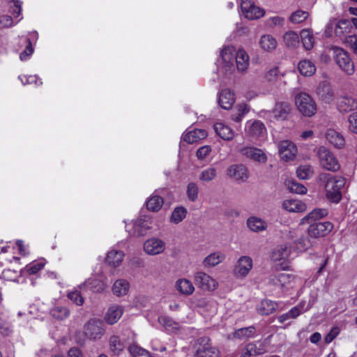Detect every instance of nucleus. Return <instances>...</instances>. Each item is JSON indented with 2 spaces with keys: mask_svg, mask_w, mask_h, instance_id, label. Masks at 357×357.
Segmentation results:
<instances>
[{
  "mask_svg": "<svg viewBox=\"0 0 357 357\" xmlns=\"http://www.w3.org/2000/svg\"><path fill=\"white\" fill-rule=\"evenodd\" d=\"M345 42L353 50L354 52L357 54V36L350 35L347 36Z\"/></svg>",
  "mask_w": 357,
  "mask_h": 357,
  "instance_id": "nucleus-59",
  "label": "nucleus"
},
{
  "mask_svg": "<svg viewBox=\"0 0 357 357\" xmlns=\"http://www.w3.org/2000/svg\"><path fill=\"white\" fill-rule=\"evenodd\" d=\"M2 276L7 280L15 281L17 278V273L15 271L5 269L2 272Z\"/></svg>",
  "mask_w": 357,
  "mask_h": 357,
  "instance_id": "nucleus-61",
  "label": "nucleus"
},
{
  "mask_svg": "<svg viewBox=\"0 0 357 357\" xmlns=\"http://www.w3.org/2000/svg\"><path fill=\"white\" fill-rule=\"evenodd\" d=\"M219 105L225 109H229L235 102L234 93L228 89L221 91L219 96Z\"/></svg>",
  "mask_w": 357,
  "mask_h": 357,
  "instance_id": "nucleus-21",
  "label": "nucleus"
},
{
  "mask_svg": "<svg viewBox=\"0 0 357 357\" xmlns=\"http://www.w3.org/2000/svg\"><path fill=\"white\" fill-rule=\"evenodd\" d=\"M288 188L291 192L297 194L303 195L307 192V188L303 185L296 181H290L288 184Z\"/></svg>",
  "mask_w": 357,
  "mask_h": 357,
  "instance_id": "nucleus-53",
  "label": "nucleus"
},
{
  "mask_svg": "<svg viewBox=\"0 0 357 357\" xmlns=\"http://www.w3.org/2000/svg\"><path fill=\"white\" fill-rule=\"evenodd\" d=\"M195 282L204 290H214L216 289L217 282L204 272H197L195 275Z\"/></svg>",
  "mask_w": 357,
  "mask_h": 357,
  "instance_id": "nucleus-14",
  "label": "nucleus"
},
{
  "mask_svg": "<svg viewBox=\"0 0 357 357\" xmlns=\"http://www.w3.org/2000/svg\"><path fill=\"white\" fill-rule=\"evenodd\" d=\"M158 321L169 331L174 332L179 328L178 324L175 322L171 317L160 316L158 317Z\"/></svg>",
  "mask_w": 357,
  "mask_h": 357,
  "instance_id": "nucleus-44",
  "label": "nucleus"
},
{
  "mask_svg": "<svg viewBox=\"0 0 357 357\" xmlns=\"http://www.w3.org/2000/svg\"><path fill=\"white\" fill-rule=\"evenodd\" d=\"M311 237L307 236H302L296 241L297 248L301 250H305L312 246Z\"/></svg>",
  "mask_w": 357,
  "mask_h": 357,
  "instance_id": "nucleus-50",
  "label": "nucleus"
},
{
  "mask_svg": "<svg viewBox=\"0 0 357 357\" xmlns=\"http://www.w3.org/2000/svg\"><path fill=\"white\" fill-rule=\"evenodd\" d=\"M291 112L290 105L287 102H277L272 112L268 113L271 121H284Z\"/></svg>",
  "mask_w": 357,
  "mask_h": 357,
  "instance_id": "nucleus-11",
  "label": "nucleus"
},
{
  "mask_svg": "<svg viewBox=\"0 0 357 357\" xmlns=\"http://www.w3.org/2000/svg\"><path fill=\"white\" fill-rule=\"evenodd\" d=\"M301 308L302 306L298 305L292 307L289 312L287 313L282 314L278 317V320L280 323L282 324L285 321L291 319H296L301 314Z\"/></svg>",
  "mask_w": 357,
  "mask_h": 357,
  "instance_id": "nucleus-38",
  "label": "nucleus"
},
{
  "mask_svg": "<svg viewBox=\"0 0 357 357\" xmlns=\"http://www.w3.org/2000/svg\"><path fill=\"white\" fill-rule=\"evenodd\" d=\"M227 176L230 178L241 182H245L249 178L248 168L242 165H232L227 168Z\"/></svg>",
  "mask_w": 357,
  "mask_h": 357,
  "instance_id": "nucleus-12",
  "label": "nucleus"
},
{
  "mask_svg": "<svg viewBox=\"0 0 357 357\" xmlns=\"http://www.w3.org/2000/svg\"><path fill=\"white\" fill-rule=\"evenodd\" d=\"M326 137L327 140L336 148H342L345 144L344 137L333 129L327 130Z\"/></svg>",
  "mask_w": 357,
  "mask_h": 357,
  "instance_id": "nucleus-25",
  "label": "nucleus"
},
{
  "mask_svg": "<svg viewBox=\"0 0 357 357\" xmlns=\"http://www.w3.org/2000/svg\"><path fill=\"white\" fill-rule=\"evenodd\" d=\"M150 223L144 218H137L132 222V229L130 233L135 236H144L147 231L151 228Z\"/></svg>",
  "mask_w": 357,
  "mask_h": 357,
  "instance_id": "nucleus-19",
  "label": "nucleus"
},
{
  "mask_svg": "<svg viewBox=\"0 0 357 357\" xmlns=\"http://www.w3.org/2000/svg\"><path fill=\"white\" fill-rule=\"evenodd\" d=\"M207 132L203 129H195L187 132L183 136V140L189 144H193L204 139Z\"/></svg>",
  "mask_w": 357,
  "mask_h": 357,
  "instance_id": "nucleus-26",
  "label": "nucleus"
},
{
  "mask_svg": "<svg viewBox=\"0 0 357 357\" xmlns=\"http://www.w3.org/2000/svg\"><path fill=\"white\" fill-rule=\"evenodd\" d=\"M319 164L321 167L331 172H337L340 165L334 154L324 146H321L317 152Z\"/></svg>",
  "mask_w": 357,
  "mask_h": 357,
  "instance_id": "nucleus-5",
  "label": "nucleus"
},
{
  "mask_svg": "<svg viewBox=\"0 0 357 357\" xmlns=\"http://www.w3.org/2000/svg\"><path fill=\"white\" fill-rule=\"evenodd\" d=\"M216 176V169L213 167H209L202 172L199 179L203 181L209 182Z\"/></svg>",
  "mask_w": 357,
  "mask_h": 357,
  "instance_id": "nucleus-51",
  "label": "nucleus"
},
{
  "mask_svg": "<svg viewBox=\"0 0 357 357\" xmlns=\"http://www.w3.org/2000/svg\"><path fill=\"white\" fill-rule=\"evenodd\" d=\"M165 249V243L157 238H151L145 241L144 250L149 255H156L162 253Z\"/></svg>",
  "mask_w": 357,
  "mask_h": 357,
  "instance_id": "nucleus-16",
  "label": "nucleus"
},
{
  "mask_svg": "<svg viewBox=\"0 0 357 357\" xmlns=\"http://www.w3.org/2000/svg\"><path fill=\"white\" fill-rule=\"evenodd\" d=\"M198 347L195 357H219L220 351L213 347L208 337H202L197 340Z\"/></svg>",
  "mask_w": 357,
  "mask_h": 357,
  "instance_id": "nucleus-6",
  "label": "nucleus"
},
{
  "mask_svg": "<svg viewBox=\"0 0 357 357\" xmlns=\"http://www.w3.org/2000/svg\"><path fill=\"white\" fill-rule=\"evenodd\" d=\"M44 266L45 262L43 261H33L26 265L24 271L29 275H34L43 269Z\"/></svg>",
  "mask_w": 357,
  "mask_h": 357,
  "instance_id": "nucleus-49",
  "label": "nucleus"
},
{
  "mask_svg": "<svg viewBox=\"0 0 357 357\" xmlns=\"http://www.w3.org/2000/svg\"><path fill=\"white\" fill-rule=\"evenodd\" d=\"M319 179L325 183L324 188L327 199L335 204L339 203L342 197V189L346 182L344 178L323 173L320 174Z\"/></svg>",
  "mask_w": 357,
  "mask_h": 357,
  "instance_id": "nucleus-2",
  "label": "nucleus"
},
{
  "mask_svg": "<svg viewBox=\"0 0 357 357\" xmlns=\"http://www.w3.org/2000/svg\"><path fill=\"white\" fill-rule=\"evenodd\" d=\"M296 105L298 111L305 116H312L317 112L315 101L306 93H299L296 97Z\"/></svg>",
  "mask_w": 357,
  "mask_h": 357,
  "instance_id": "nucleus-4",
  "label": "nucleus"
},
{
  "mask_svg": "<svg viewBox=\"0 0 357 357\" xmlns=\"http://www.w3.org/2000/svg\"><path fill=\"white\" fill-rule=\"evenodd\" d=\"M252 268V259L248 256L241 257L233 270L234 275L238 278L247 276Z\"/></svg>",
  "mask_w": 357,
  "mask_h": 357,
  "instance_id": "nucleus-10",
  "label": "nucleus"
},
{
  "mask_svg": "<svg viewBox=\"0 0 357 357\" xmlns=\"http://www.w3.org/2000/svg\"><path fill=\"white\" fill-rule=\"evenodd\" d=\"M259 44L264 50L271 52L276 48L278 43L271 35H264L260 39Z\"/></svg>",
  "mask_w": 357,
  "mask_h": 357,
  "instance_id": "nucleus-34",
  "label": "nucleus"
},
{
  "mask_svg": "<svg viewBox=\"0 0 357 357\" xmlns=\"http://www.w3.org/2000/svg\"><path fill=\"white\" fill-rule=\"evenodd\" d=\"M283 38L285 45L288 47L295 48L300 43V38L298 35L295 31H293L287 32L284 35Z\"/></svg>",
  "mask_w": 357,
  "mask_h": 357,
  "instance_id": "nucleus-41",
  "label": "nucleus"
},
{
  "mask_svg": "<svg viewBox=\"0 0 357 357\" xmlns=\"http://www.w3.org/2000/svg\"><path fill=\"white\" fill-rule=\"evenodd\" d=\"M339 329L338 328L334 327L331 331L326 335L324 338L325 342L328 344L331 343L338 335Z\"/></svg>",
  "mask_w": 357,
  "mask_h": 357,
  "instance_id": "nucleus-63",
  "label": "nucleus"
},
{
  "mask_svg": "<svg viewBox=\"0 0 357 357\" xmlns=\"http://www.w3.org/2000/svg\"><path fill=\"white\" fill-rule=\"evenodd\" d=\"M317 94L319 100L327 105L331 104L336 98L335 89L327 82H321L319 84Z\"/></svg>",
  "mask_w": 357,
  "mask_h": 357,
  "instance_id": "nucleus-8",
  "label": "nucleus"
},
{
  "mask_svg": "<svg viewBox=\"0 0 357 357\" xmlns=\"http://www.w3.org/2000/svg\"><path fill=\"white\" fill-rule=\"evenodd\" d=\"M51 315L59 320H63L70 315L69 310L63 306H56L50 311Z\"/></svg>",
  "mask_w": 357,
  "mask_h": 357,
  "instance_id": "nucleus-45",
  "label": "nucleus"
},
{
  "mask_svg": "<svg viewBox=\"0 0 357 357\" xmlns=\"http://www.w3.org/2000/svg\"><path fill=\"white\" fill-rule=\"evenodd\" d=\"M328 215L326 208H315L301 220V224H310L308 229V236L312 238L324 236L331 232L333 225L330 222H316Z\"/></svg>",
  "mask_w": 357,
  "mask_h": 357,
  "instance_id": "nucleus-1",
  "label": "nucleus"
},
{
  "mask_svg": "<svg viewBox=\"0 0 357 357\" xmlns=\"http://www.w3.org/2000/svg\"><path fill=\"white\" fill-rule=\"evenodd\" d=\"M105 333L104 324L100 319H90L84 326V334L89 340H100Z\"/></svg>",
  "mask_w": 357,
  "mask_h": 357,
  "instance_id": "nucleus-7",
  "label": "nucleus"
},
{
  "mask_svg": "<svg viewBox=\"0 0 357 357\" xmlns=\"http://www.w3.org/2000/svg\"><path fill=\"white\" fill-rule=\"evenodd\" d=\"M68 297L71 301L77 305H82L84 303V298L78 291H74L68 293Z\"/></svg>",
  "mask_w": 357,
  "mask_h": 357,
  "instance_id": "nucleus-56",
  "label": "nucleus"
},
{
  "mask_svg": "<svg viewBox=\"0 0 357 357\" xmlns=\"http://www.w3.org/2000/svg\"><path fill=\"white\" fill-rule=\"evenodd\" d=\"M300 37L303 43V47L310 50L314 45V38L312 32L310 29H303L300 33Z\"/></svg>",
  "mask_w": 357,
  "mask_h": 357,
  "instance_id": "nucleus-32",
  "label": "nucleus"
},
{
  "mask_svg": "<svg viewBox=\"0 0 357 357\" xmlns=\"http://www.w3.org/2000/svg\"><path fill=\"white\" fill-rule=\"evenodd\" d=\"M86 283L88 285H91V288H96L98 286V287L95 289L96 291H100L104 289L103 284L98 280H89Z\"/></svg>",
  "mask_w": 357,
  "mask_h": 357,
  "instance_id": "nucleus-64",
  "label": "nucleus"
},
{
  "mask_svg": "<svg viewBox=\"0 0 357 357\" xmlns=\"http://www.w3.org/2000/svg\"><path fill=\"white\" fill-rule=\"evenodd\" d=\"M248 132L255 137L263 136L266 132V128L260 121H255L250 126Z\"/></svg>",
  "mask_w": 357,
  "mask_h": 357,
  "instance_id": "nucleus-42",
  "label": "nucleus"
},
{
  "mask_svg": "<svg viewBox=\"0 0 357 357\" xmlns=\"http://www.w3.org/2000/svg\"><path fill=\"white\" fill-rule=\"evenodd\" d=\"M298 69L304 76H311L316 71L314 64L310 60H303L298 63Z\"/></svg>",
  "mask_w": 357,
  "mask_h": 357,
  "instance_id": "nucleus-33",
  "label": "nucleus"
},
{
  "mask_svg": "<svg viewBox=\"0 0 357 357\" xmlns=\"http://www.w3.org/2000/svg\"><path fill=\"white\" fill-rule=\"evenodd\" d=\"M186 194L191 202H195L198 199L199 188L196 183L190 182L188 184Z\"/></svg>",
  "mask_w": 357,
  "mask_h": 357,
  "instance_id": "nucleus-48",
  "label": "nucleus"
},
{
  "mask_svg": "<svg viewBox=\"0 0 357 357\" xmlns=\"http://www.w3.org/2000/svg\"><path fill=\"white\" fill-rule=\"evenodd\" d=\"M266 349L261 344L258 347L255 343L248 344L243 350L242 357H252L263 354Z\"/></svg>",
  "mask_w": 357,
  "mask_h": 357,
  "instance_id": "nucleus-27",
  "label": "nucleus"
},
{
  "mask_svg": "<svg viewBox=\"0 0 357 357\" xmlns=\"http://www.w3.org/2000/svg\"><path fill=\"white\" fill-rule=\"evenodd\" d=\"M282 206L284 208L290 212H301L306 208L304 203L296 199L285 200L283 202Z\"/></svg>",
  "mask_w": 357,
  "mask_h": 357,
  "instance_id": "nucleus-30",
  "label": "nucleus"
},
{
  "mask_svg": "<svg viewBox=\"0 0 357 357\" xmlns=\"http://www.w3.org/2000/svg\"><path fill=\"white\" fill-rule=\"evenodd\" d=\"M236 67L238 71L244 72L249 65V56L243 50H238L235 54Z\"/></svg>",
  "mask_w": 357,
  "mask_h": 357,
  "instance_id": "nucleus-29",
  "label": "nucleus"
},
{
  "mask_svg": "<svg viewBox=\"0 0 357 357\" xmlns=\"http://www.w3.org/2000/svg\"><path fill=\"white\" fill-rule=\"evenodd\" d=\"M26 43L27 44L26 49L20 55V58L22 61L26 60L28 57L30 55H31L33 52V49L30 39L26 38Z\"/></svg>",
  "mask_w": 357,
  "mask_h": 357,
  "instance_id": "nucleus-57",
  "label": "nucleus"
},
{
  "mask_svg": "<svg viewBox=\"0 0 357 357\" xmlns=\"http://www.w3.org/2000/svg\"><path fill=\"white\" fill-rule=\"evenodd\" d=\"M298 177L305 180L311 178L314 174L313 168L309 165H303L299 166L296 169Z\"/></svg>",
  "mask_w": 357,
  "mask_h": 357,
  "instance_id": "nucleus-46",
  "label": "nucleus"
},
{
  "mask_svg": "<svg viewBox=\"0 0 357 357\" xmlns=\"http://www.w3.org/2000/svg\"><path fill=\"white\" fill-rule=\"evenodd\" d=\"M187 209L183 206L176 207L172 213L170 220L174 224H178L186 216Z\"/></svg>",
  "mask_w": 357,
  "mask_h": 357,
  "instance_id": "nucleus-43",
  "label": "nucleus"
},
{
  "mask_svg": "<svg viewBox=\"0 0 357 357\" xmlns=\"http://www.w3.org/2000/svg\"><path fill=\"white\" fill-rule=\"evenodd\" d=\"M108 344L109 351L114 355H119L126 347V341L116 334L109 337Z\"/></svg>",
  "mask_w": 357,
  "mask_h": 357,
  "instance_id": "nucleus-18",
  "label": "nucleus"
},
{
  "mask_svg": "<svg viewBox=\"0 0 357 357\" xmlns=\"http://www.w3.org/2000/svg\"><path fill=\"white\" fill-rule=\"evenodd\" d=\"M247 225L248 228L254 232H260L265 231L267 227V223L262 219L252 216L248 219Z\"/></svg>",
  "mask_w": 357,
  "mask_h": 357,
  "instance_id": "nucleus-28",
  "label": "nucleus"
},
{
  "mask_svg": "<svg viewBox=\"0 0 357 357\" xmlns=\"http://www.w3.org/2000/svg\"><path fill=\"white\" fill-rule=\"evenodd\" d=\"M309 13L302 10H298L293 13L289 17V20L292 23L299 24L307 19Z\"/></svg>",
  "mask_w": 357,
  "mask_h": 357,
  "instance_id": "nucleus-47",
  "label": "nucleus"
},
{
  "mask_svg": "<svg viewBox=\"0 0 357 357\" xmlns=\"http://www.w3.org/2000/svg\"><path fill=\"white\" fill-rule=\"evenodd\" d=\"M128 351L132 357H141L144 354H146V353L149 352L144 349L135 344L129 346Z\"/></svg>",
  "mask_w": 357,
  "mask_h": 357,
  "instance_id": "nucleus-55",
  "label": "nucleus"
},
{
  "mask_svg": "<svg viewBox=\"0 0 357 357\" xmlns=\"http://www.w3.org/2000/svg\"><path fill=\"white\" fill-rule=\"evenodd\" d=\"M348 24V21L346 20H340L338 22H334L331 23V26L334 27V31L337 36H341L344 33V29H346Z\"/></svg>",
  "mask_w": 357,
  "mask_h": 357,
  "instance_id": "nucleus-52",
  "label": "nucleus"
},
{
  "mask_svg": "<svg viewBox=\"0 0 357 357\" xmlns=\"http://www.w3.org/2000/svg\"><path fill=\"white\" fill-rule=\"evenodd\" d=\"M176 289L183 295H190L195 291L192 283L187 279H180L176 284Z\"/></svg>",
  "mask_w": 357,
  "mask_h": 357,
  "instance_id": "nucleus-31",
  "label": "nucleus"
},
{
  "mask_svg": "<svg viewBox=\"0 0 357 357\" xmlns=\"http://www.w3.org/2000/svg\"><path fill=\"white\" fill-rule=\"evenodd\" d=\"M163 203L164 202L162 197L153 195L146 202V207L149 211L156 212L161 208Z\"/></svg>",
  "mask_w": 357,
  "mask_h": 357,
  "instance_id": "nucleus-40",
  "label": "nucleus"
},
{
  "mask_svg": "<svg viewBox=\"0 0 357 357\" xmlns=\"http://www.w3.org/2000/svg\"><path fill=\"white\" fill-rule=\"evenodd\" d=\"M234 56L232 48L229 47H225L221 52L222 59L227 63H231L234 59Z\"/></svg>",
  "mask_w": 357,
  "mask_h": 357,
  "instance_id": "nucleus-54",
  "label": "nucleus"
},
{
  "mask_svg": "<svg viewBox=\"0 0 357 357\" xmlns=\"http://www.w3.org/2000/svg\"><path fill=\"white\" fill-rule=\"evenodd\" d=\"M226 258V255L220 251L211 253L204 259L202 264L204 267L211 268L222 263Z\"/></svg>",
  "mask_w": 357,
  "mask_h": 357,
  "instance_id": "nucleus-22",
  "label": "nucleus"
},
{
  "mask_svg": "<svg viewBox=\"0 0 357 357\" xmlns=\"http://www.w3.org/2000/svg\"><path fill=\"white\" fill-rule=\"evenodd\" d=\"M214 130L217 135L224 140L230 141L234 137V132L231 128L223 123H216L214 125Z\"/></svg>",
  "mask_w": 357,
  "mask_h": 357,
  "instance_id": "nucleus-23",
  "label": "nucleus"
},
{
  "mask_svg": "<svg viewBox=\"0 0 357 357\" xmlns=\"http://www.w3.org/2000/svg\"><path fill=\"white\" fill-rule=\"evenodd\" d=\"M248 112V109L245 105L241 106L239 112L236 114L231 115V119L236 122H240L242 120L243 115Z\"/></svg>",
  "mask_w": 357,
  "mask_h": 357,
  "instance_id": "nucleus-62",
  "label": "nucleus"
},
{
  "mask_svg": "<svg viewBox=\"0 0 357 357\" xmlns=\"http://www.w3.org/2000/svg\"><path fill=\"white\" fill-rule=\"evenodd\" d=\"M211 151V148L209 146H203L200 147L197 151V156L199 159L203 160L206 158Z\"/></svg>",
  "mask_w": 357,
  "mask_h": 357,
  "instance_id": "nucleus-60",
  "label": "nucleus"
},
{
  "mask_svg": "<svg viewBox=\"0 0 357 357\" xmlns=\"http://www.w3.org/2000/svg\"><path fill=\"white\" fill-rule=\"evenodd\" d=\"M241 9L248 20H257L262 17L265 14L264 9L256 6L250 0H241Z\"/></svg>",
  "mask_w": 357,
  "mask_h": 357,
  "instance_id": "nucleus-9",
  "label": "nucleus"
},
{
  "mask_svg": "<svg viewBox=\"0 0 357 357\" xmlns=\"http://www.w3.org/2000/svg\"><path fill=\"white\" fill-rule=\"evenodd\" d=\"M333 59L339 68L348 75L355 73V66L349 53L344 49L333 46L331 47Z\"/></svg>",
  "mask_w": 357,
  "mask_h": 357,
  "instance_id": "nucleus-3",
  "label": "nucleus"
},
{
  "mask_svg": "<svg viewBox=\"0 0 357 357\" xmlns=\"http://www.w3.org/2000/svg\"><path fill=\"white\" fill-rule=\"evenodd\" d=\"M289 250L287 245H279L272 252L271 259L275 261L285 259L289 257Z\"/></svg>",
  "mask_w": 357,
  "mask_h": 357,
  "instance_id": "nucleus-36",
  "label": "nucleus"
},
{
  "mask_svg": "<svg viewBox=\"0 0 357 357\" xmlns=\"http://www.w3.org/2000/svg\"><path fill=\"white\" fill-rule=\"evenodd\" d=\"M278 151L282 160L286 161L292 160L296 157L297 148L291 141L284 140L279 144Z\"/></svg>",
  "mask_w": 357,
  "mask_h": 357,
  "instance_id": "nucleus-13",
  "label": "nucleus"
},
{
  "mask_svg": "<svg viewBox=\"0 0 357 357\" xmlns=\"http://www.w3.org/2000/svg\"><path fill=\"white\" fill-rule=\"evenodd\" d=\"M123 256L121 251L111 250L107 253L106 261L110 266L116 267L121 263Z\"/></svg>",
  "mask_w": 357,
  "mask_h": 357,
  "instance_id": "nucleus-37",
  "label": "nucleus"
},
{
  "mask_svg": "<svg viewBox=\"0 0 357 357\" xmlns=\"http://www.w3.org/2000/svg\"><path fill=\"white\" fill-rule=\"evenodd\" d=\"M348 121L349 130L357 134V112L349 115Z\"/></svg>",
  "mask_w": 357,
  "mask_h": 357,
  "instance_id": "nucleus-58",
  "label": "nucleus"
},
{
  "mask_svg": "<svg viewBox=\"0 0 357 357\" xmlns=\"http://www.w3.org/2000/svg\"><path fill=\"white\" fill-rule=\"evenodd\" d=\"M337 110L342 114L349 113L357 109V100L351 96H341L337 102Z\"/></svg>",
  "mask_w": 357,
  "mask_h": 357,
  "instance_id": "nucleus-17",
  "label": "nucleus"
},
{
  "mask_svg": "<svg viewBox=\"0 0 357 357\" xmlns=\"http://www.w3.org/2000/svg\"><path fill=\"white\" fill-rule=\"evenodd\" d=\"M123 307L121 305H112L105 314V321L110 325L116 323L123 315Z\"/></svg>",
  "mask_w": 357,
  "mask_h": 357,
  "instance_id": "nucleus-20",
  "label": "nucleus"
},
{
  "mask_svg": "<svg viewBox=\"0 0 357 357\" xmlns=\"http://www.w3.org/2000/svg\"><path fill=\"white\" fill-rule=\"evenodd\" d=\"M238 152L247 158L259 162H266L267 157L262 150L252 147L245 146L238 150Z\"/></svg>",
  "mask_w": 357,
  "mask_h": 357,
  "instance_id": "nucleus-15",
  "label": "nucleus"
},
{
  "mask_svg": "<svg viewBox=\"0 0 357 357\" xmlns=\"http://www.w3.org/2000/svg\"><path fill=\"white\" fill-rule=\"evenodd\" d=\"M278 304L271 300H263L257 306V310L261 315H269L276 311Z\"/></svg>",
  "mask_w": 357,
  "mask_h": 357,
  "instance_id": "nucleus-24",
  "label": "nucleus"
},
{
  "mask_svg": "<svg viewBox=\"0 0 357 357\" xmlns=\"http://www.w3.org/2000/svg\"><path fill=\"white\" fill-rule=\"evenodd\" d=\"M129 283L125 280H117L113 287L112 291L117 296L126 295L129 290Z\"/></svg>",
  "mask_w": 357,
  "mask_h": 357,
  "instance_id": "nucleus-35",
  "label": "nucleus"
},
{
  "mask_svg": "<svg viewBox=\"0 0 357 357\" xmlns=\"http://www.w3.org/2000/svg\"><path fill=\"white\" fill-rule=\"evenodd\" d=\"M255 327L250 326L246 328H241L236 330L234 333V337L240 340L252 337L255 335Z\"/></svg>",
  "mask_w": 357,
  "mask_h": 357,
  "instance_id": "nucleus-39",
  "label": "nucleus"
}]
</instances>
